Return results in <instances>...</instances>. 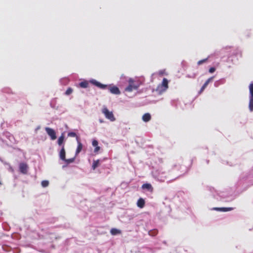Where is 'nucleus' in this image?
<instances>
[{
    "instance_id": "f03ea898",
    "label": "nucleus",
    "mask_w": 253,
    "mask_h": 253,
    "mask_svg": "<svg viewBox=\"0 0 253 253\" xmlns=\"http://www.w3.org/2000/svg\"><path fill=\"white\" fill-rule=\"evenodd\" d=\"M102 113L105 115V117L111 122H114L116 120L113 113L111 111H109L107 107H104L102 109Z\"/></svg>"
},
{
    "instance_id": "cd10ccee",
    "label": "nucleus",
    "mask_w": 253,
    "mask_h": 253,
    "mask_svg": "<svg viewBox=\"0 0 253 253\" xmlns=\"http://www.w3.org/2000/svg\"><path fill=\"white\" fill-rule=\"evenodd\" d=\"M100 147L97 146L95 147V148L94 149V152L95 153H96V152H97L100 150Z\"/></svg>"
},
{
    "instance_id": "ddd939ff",
    "label": "nucleus",
    "mask_w": 253,
    "mask_h": 253,
    "mask_svg": "<svg viewBox=\"0 0 253 253\" xmlns=\"http://www.w3.org/2000/svg\"><path fill=\"white\" fill-rule=\"evenodd\" d=\"M145 205V201L142 198H139L137 202V206L140 208H142L144 207Z\"/></svg>"
},
{
    "instance_id": "f3484780",
    "label": "nucleus",
    "mask_w": 253,
    "mask_h": 253,
    "mask_svg": "<svg viewBox=\"0 0 253 253\" xmlns=\"http://www.w3.org/2000/svg\"><path fill=\"white\" fill-rule=\"evenodd\" d=\"M250 97L253 98V83H251L249 85Z\"/></svg>"
},
{
    "instance_id": "9b49d317",
    "label": "nucleus",
    "mask_w": 253,
    "mask_h": 253,
    "mask_svg": "<svg viewBox=\"0 0 253 253\" xmlns=\"http://www.w3.org/2000/svg\"><path fill=\"white\" fill-rule=\"evenodd\" d=\"M65 154H66L64 146H63L62 149H61V150L60 151V153H59L60 158L63 161L64 160H65V158H66Z\"/></svg>"
},
{
    "instance_id": "4468645a",
    "label": "nucleus",
    "mask_w": 253,
    "mask_h": 253,
    "mask_svg": "<svg viewBox=\"0 0 253 253\" xmlns=\"http://www.w3.org/2000/svg\"><path fill=\"white\" fill-rule=\"evenodd\" d=\"M151 119V116L149 113H145L142 116V120L145 122H149Z\"/></svg>"
},
{
    "instance_id": "c85d7f7f",
    "label": "nucleus",
    "mask_w": 253,
    "mask_h": 253,
    "mask_svg": "<svg viewBox=\"0 0 253 253\" xmlns=\"http://www.w3.org/2000/svg\"><path fill=\"white\" fill-rule=\"evenodd\" d=\"M174 168L176 169H179L181 168V166L180 165H175L174 166Z\"/></svg>"
},
{
    "instance_id": "f257e3e1",
    "label": "nucleus",
    "mask_w": 253,
    "mask_h": 253,
    "mask_svg": "<svg viewBox=\"0 0 253 253\" xmlns=\"http://www.w3.org/2000/svg\"><path fill=\"white\" fill-rule=\"evenodd\" d=\"M169 88V81L166 78H164L162 84H159L156 89L158 94L161 95L165 92Z\"/></svg>"
},
{
    "instance_id": "7ed1b4c3",
    "label": "nucleus",
    "mask_w": 253,
    "mask_h": 253,
    "mask_svg": "<svg viewBox=\"0 0 253 253\" xmlns=\"http://www.w3.org/2000/svg\"><path fill=\"white\" fill-rule=\"evenodd\" d=\"M129 85L126 87V90L131 92L133 89H137L139 86L138 85L135 84L133 80L129 79L128 81Z\"/></svg>"
},
{
    "instance_id": "5701e85b",
    "label": "nucleus",
    "mask_w": 253,
    "mask_h": 253,
    "mask_svg": "<svg viewBox=\"0 0 253 253\" xmlns=\"http://www.w3.org/2000/svg\"><path fill=\"white\" fill-rule=\"evenodd\" d=\"M74 160H75V158H73L68 159H66L65 158V160H64L63 161H64L67 164H70V163H73L74 161Z\"/></svg>"
},
{
    "instance_id": "a211bd4d",
    "label": "nucleus",
    "mask_w": 253,
    "mask_h": 253,
    "mask_svg": "<svg viewBox=\"0 0 253 253\" xmlns=\"http://www.w3.org/2000/svg\"><path fill=\"white\" fill-rule=\"evenodd\" d=\"M110 232H111L112 235H117L118 234H120L121 233V231L117 229L112 228Z\"/></svg>"
},
{
    "instance_id": "9d476101",
    "label": "nucleus",
    "mask_w": 253,
    "mask_h": 253,
    "mask_svg": "<svg viewBox=\"0 0 253 253\" xmlns=\"http://www.w3.org/2000/svg\"><path fill=\"white\" fill-rule=\"evenodd\" d=\"M83 149V144L79 140H78V146L76 151V156H77L82 151Z\"/></svg>"
},
{
    "instance_id": "bb28decb",
    "label": "nucleus",
    "mask_w": 253,
    "mask_h": 253,
    "mask_svg": "<svg viewBox=\"0 0 253 253\" xmlns=\"http://www.w3.org/2000/svg\"><path fill=\"white\" fill-rule=\"evenodd\" d=\"M215 70V69L214 67H211L209 69V72L211 73H213Z\"/></svg>"
},
{
    "instance_id": "4be33fe9",
    "label": "nucleus",
    "mask_w": 253,
    "mask_h": 253,
    "mask_svg": "<svg viewBox=\"0 0 253 253\" xmlns=\"http://www.w3.org/2000/svg\"><path fill=\"white\" fill-rule=\"evenodd\" d=\"M73 92V89L71 87H69L65 92V94L67 95H69L71 94Z\"/></svg>"
},
{
    "instance_id": "412c9836",
    "label": "nucleus",
    "mask_w": 253,
    "mask_h": 253,
    "mask_svg": "<svg viewBox=\"0 0 253 253\" xmlns=\"http://www.w3.org/2000/svg\"><path fill=\"white\" fill-rule=\"evenodd\" d=\"M42 186L43 187H47L49 184V182L47 180H43L42 182Z\"/></svg>"
},
{
    "instance_id": "6ab92c4d",
    "label": "nucleus",
    "mask_w": 253,
    "mask_h": 253,
    "mask_svg": "<svg viewBox=\"0 0 253 253\" xmlns=\"http://www.w3.org/2000/svg\"><path fill=\"white\" fill-rule=\"evenodd\" d=\"M80 86L83 88H86L88 86V83L87 81L82 82L80 83Z\"/></svg>"
},
{
    "instance_id": "f8f14e48",
    "label": "nucleus",
    "mask_w": 253,
    "mask_h": 253,
    "mask_svg": "<svg viewBox=\"0 0 253 253\" xmlns=\"http://www.w3.org/2000/svg\"><path fill=\"white\" fill-rule=\"evenodd\" d=\"M142 188L143 189H147L150 191H152L153 189L151 184L150 183L143 184L142 185Z\"/></svg>"
},
{
    "instance_id": "c756f323",
    "label": "nucleus",
    "mask_w": 253,
    "mask_h": 253,
    "mask_svg": "<svg viewBox=\"0 0 253 253\" xmlns=\"http://www.w3.org/2000/svg\"><path fill=\"white\" fill-rule=\"evenodd\" d=\"M155 233L156 234L157 233V231H155Z\"/></svg>"
},
{
    "instance_id": "1a4fd4ad",
    "label": "nucleus",
    "mask_w": 253,
    "mask_h": 253,
    "mask_svg": "<svg viewBox=\"0 0 253 253\" xmlns=\"http://www.w3.org/2000/svg\"><path fill=\"white\" fill-rule=\"evenodd\" d=\"M213 210L220 211H228L233 210V208H214Z\"/></svg>"
},
{
    "instance_id": "39448f33",
    "label": "nucleus",
    "mask_w": 253,
    "mask_h": 253,
    "mask_svg": "<svg viewBox=\"0 0 253 253\" xmlns=\"http://www.w3.org/2000/svg\"><path fill=\"white\" fill-rule=\"evenodd\" d=\"M28 166L25 163H21L19 165L20 171L23 174H26L28 171Z\"/></svg>"
},
{
    "instance_id": "2eb2a0df",
    "label": "nucleus",
    "mask_w": 253,
    "mask_h": 253,
    "mask_svg": "<svg viewBox=\"0 0 253 253\" xmlns=\"http://www.w3.org/2000/svg\"><path fill=\"white\" fill-rule=\"evenodd\" d=\"M250 101H249V108L250 110V111L252 112L253 111V97H249Z\"/></svg>"
},
{
    "instance_id": "6e6552de",
    "label": "nucleus",
    "mask_w": 253,
    "mask_h": 253,
    "mask_svg": "<svg viewBox=\"0 0 253 253\" xmlns=\"http://www.w3.org/2000/svg\"><path fill=\"white\" fill-rule=\"evenodd\" d=\"M213 79V77H211L210 78H209L205 83V84H203V85L202 86L200 90V93H201L204 89L206 88V87L207 86V85L209 84L211 82Z\"/></svg>"
},
{
    "instance_id": "20e7f679",
    "label": "nucleus",
    "mask_w": 253,
    "mask_h": 253,
    "mask_svg": "<svg viewBox=\"0 0 253 253\" xmlns=\"http://www.w3.org/2000/svg\"><path fill=\"white\" fill-rule=\"evenodd\" d=\"M46 133L50 137L52 140H55L56 138V133L54 130L49 127H45Z\"/></svg>"
},
{
    "instance_id": "423d86ee",
    "label": "nucleus",
    "mask_w": 253,
    "mask_h": 253,
    "mask_svg": "<svg viewBox=\"0 0 253 253\" xmlns=\"http://www.w3.org/2000/svg\"><path fill=\"white\" fill-rule=\"evenodd\" d=\"M90 82L95 86L101 89H105L107 87V85L102 84L95 80H92Z\"/></svg>"
},
{
    "instance_id": "dca6fc26",
    "label": "nucleus",
    "mask_w": 253,
    "mask_h": 253,
    "mask_svg": "<svg viewBox=\"0 0 253 253\" xmlns=\"http://www.w3.org/2000/svg\"><path fill=\"white\" fill-rule=\"evenodd\" d=\"M99 165V160H97L95 161H93L92 168L93 169H95L97 167H98Z\"/></svg>"
},
{
    "instance_id": "aec40b11",
    "label": "nucleus",
    "mask_w": 253,
    "mask_h": 253,
    "mask_svg": "<svg viewBox=\"0 0 253 253\" xmlns=\"http://www.w3.org/2000/svg\"><path fill=\"white\" fill-rule=\"evenodd\" d=\"M64 136L63 135H61V136H60L58 139V144L59 145H61L63 142V141H64Z\"/></svg>"
},
{
    "instance_id": "393cba45",
    "label": "nucleus",
    "mask_w": 253,
    "mask_h": 253,
    "mask_svg": "<svg viewBox=\"0 0 253 253\" xmlns=\"http://www.w3.org/2000/svg\"><path fill=\"white\" fill-rule=\"evenodd\" d=\"M98 141L96 140H93L92 141V145L94 146V147H96L98 146Z\"/></svg>"
},
{
    "instance_id": "0eeeda50",
    "label": "nucleus",
    "mask_w": 253,
    "mask_h": 253,
    "mask_svg": "<svg viewBox=\"0 0 253 253\" xmlns=\"http://www.w3.org/2000/svg\"><path fill=\"white\" fill-rule=\"evenodd\" d=\"M109 91L112 94H120L121 92L119 88L116 86H110L109 87Z\"/></svg>"
},
{
    "instance_id": "b1692460",
    "label": "nucleus",
    "mask_w": 253,
    "mask_h": 253,
    "mask_svg": "<svg viewBox=\"0 0 253 253\" xmlns=\"http://www.w3.org/2000/svg\"><path fill=\"white\" fill-rule=\"evenodd\" d=\"M68 136L71 137H75L77 136V134L75 132H71L68 133Z\"/></svg>"
},
{
    "instance_id": "a878e982",
    "label": "nucleus",
    "mask_w": 253,
    "mask_h": 253,
    "mask_svg": "<svg viewBox=\"0 0 253 253\" xmlns=\"http://www.w3.org/2000/svg\"><path fill=\"white\" fill-rule=\"evenodd\" d=\"M207 60V59H203V60H200L198 62V65H201L202 64V63L205 62Z\"/></svg>"
}]
</instances>
